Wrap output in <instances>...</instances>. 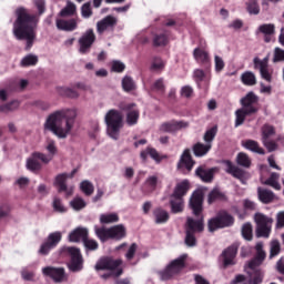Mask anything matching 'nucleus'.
<instances>
[{
  "label": "nucleus",
  "mask_w": 284,
  "mask_h": 284,
  "mask_svg": "<svg viewBox=\"0 0 284 284\" xmlns=\"http://www.w3.org/2000/svg\"><path fill=\"white\" fill-rule=\"evenodd\" d=\"M77 116L79 111L75 108L58 110L47 118L44 130L52 132L58 139H68L74 130Z\"/></svg>",
  "instance_id": "obj_1"
},
{
  "label": "nucleus",
  "mask_w": 284,
  "mask_h": 284,
  "mask_svg": "<svg viewBox=\"0 0 284 284\" xmlns=\"http://www.w3.org/2000/svg\"><path fill=\"white\" fill-rule=\"evenodd\" d=\"M16 17L13 34L19 41H27V50H30L32 43H34V29L37 28L39 19L26 8H18L16 10Z\"/></svg>",
  "instance_id": "obj_2"
},
{
  "label": "nucleus",
  "mask_w": 284,
  "mask_h": 284,
  "mask_svg": "<svg viewBox=\"0 0 284 284\" xmlns=\"http://www.w3.org/2000/svg\"><path fill=\"white\" fill-rule=\"evenodd\" d=\"M205 196V191L203 189H197L194 191L189 201V207L192 210L194 216L186 219V232H203V199Z\"/></svg>",
  "instance_id": "obj_3"
},
{
  "label": "nucleus",
  "mask_w": 284,
  "mask_h": 284,
  "mask_svg": "<svg viewBox=\"0 0 284 284\" xmlns=\"http://www.w3.org/2000/svg\"><path fill=\"white\" fill-rule=\"evenodd\" d=\"M256 250V256L253 258L247 267L246 272L247 274H252L250 270L255 272L253 280H250L247 283H245V276L244 275H237L235 278L232 281V284H261L263 283V272L262 271H256V267L263 265V261H265L267 254L265 253V250H263V242H258L255 245Z\"/></svg>",
  "instance_id": "obj_4"
},
{
  "label": "nucleus",
  "mask_w": 284,
  "mask_h": 284,
  "mask_svg": "<svg viewBox=\"0 0 284 284\" xmlns=\"http://www.w3.org/2000/svg\"><path fill=\"white\" fill-rule=\"evenodd\" d=\"M104 122L106 125V135L113 141H119L121 129L125 123L123 121V113L119 110L111 109L105 113Z\"/></svg>",
  "instance_id": "obj_5"
},
{
  "label": "nucleus",
  "mask_w": 284,
  "mask_h": 284,
  "mask_svg": "<svg viewBox=\"0 0 284 284\" xmlns=\"http://www.w3.org/2000/svg\"><path fill=\"white\" fill-rule=\"evenodd\" d=\"M94 233L102 243H105V241H110V239L113 241H121L125 239L128 229H125V225L123 224H118L111 227L94 226Z\"/></svg>",
  "instance_id": "obj_6"
},
{
  "label": "nucleus",
  "mask_w": 284,
  "mask_h": 284,
  "mask_svg": "<svg viewBox=\"0 0 284 284\" xmlns=\"http://www.w3.org/2000/svg\"><path fill=\"white\" fill-rule=\"evenodd\" d=\"M241 103L242 108L235 112V128H239V125H243L245 116H250V114H255V112L257 111L256 108H254V103H256V94H254V92H248L246 97L241 100Z\"/></svg>",
  "instance_id": "obj_7"
},
{
  "label": "nucleus",
  "mask_w": 284,
  "mask_h": 284,
  "mask_svg": "<svg viewBox=\"0 0 284 284\" xmlns=\"http://www.w3.org/2000/svg\"><path fill=\"white\" fill-rule=\"evenodd\" d=\"M60 253L70 256L71 260L68 264L70 272H81L83 270V256L78 247L63 246L60 248Z\"/></svg>",
  "instance_id": "obj_8"
},
{
  "label": "nucleus",
  "mask_w": 284,
  "mask_h": 284,
  "mask_svg": "<svg viewBox=\"0 0 284 284\" xmlns=\"http://www.w3.org/2000/svg\"><path fill=\"white\" fill-rule=\"evenodd\" d=\"M254 222L256 223V236L258 239H270L274 219L257 212L254 215Z\"/></svg>",
  "instance_id": "obj_9"
},
{
  "label": "nucleus",
  "mask_w": 284,
  "mask_h": 284,
  "mask_svg": "<svg viewBox=\"0 0 284 284\" xmlns=\"http://www.w3.org/2000/svg\"><path fill=\"white\" fill-rule=\"evenodd\" d=\"M185 258H187V255L183 254L180 257L171 261L164 270L160 271V278H162V281H169V278H172L173 276H176V274L181 273L183 267H185Z\"/></svg>",
  "instance_id": "obj_10"
},
{
  "label": "nucleus",
  "mask_w": 284,
  "mask_h": 284,
  "mask_svg": "<svg viewBox=\"0 0 284 284\" xmlns=\"http://www.w3.org/2000/svg\"><path fill=\"white\" fill-rule=\"evenodd\" d=\"M234 225V217L226 212L220 213L217 216L209 220L207 227L209 232H216L223 227H230Z\"/></svg>",
  "instance_id": "obj_11"
},
{
  "label": "nucleus",
  "mask_w": 284,
  "mask_h": 284,
  "mask_svg": "<svg viewBox=\"0 0 284 284\" xmlns=\"http://www.w3.org/2000/svg\"><path fill=\"white\" fill-rule=\"evenodd\" d=\"M74 174H77V169L70 173H60L55 176L54 185L58 187V192H64L67 196L74 194V186H68V184H65L68 180L74 179Z\"/></svg>",
  "instance_id": "obj_12"
},
{
  "label": "nucleus",
  "mask_w": 284,
  "mask_h": 284,
  "mask_svg": "<svg viewBox=\"0 0 284 284\" xmlns=\"http://www.w3.org/2000/svg\"><path fill=\"white\" fill-rule=\"evenodd\" d=\"M121 260H112L110 257H103L95 264V270H108L112 276H121L123 268H121Z\"/></svg>",
  "instance_id": "obj_13"
},
{
  "label": "nucleus",
  "mask_w": 284,
  "mask_h": 284,
  "mask_svg": "<svg viewBox=\"0 0 284 284\" xmlns=\"http://www.w3.org/2000/svg\"><path fill=\"white\" fill-rule=\"evenodd\" d=\"M120 109L123 112H126V114H125L126 124L132 126V125H136V123H139V118L141 116V112L139 111V108H136V103L121 104Z\"/></svg>",
  "instance_id": "obj_14"
},
{
  "label": "nucleus",
  "mask_w": 284,
  "mask_h": 284,
  "mask_svg": "<svg viewBox=\"0 0 284 284\" xmlns=\"http://www.w3.org/2000/svg\"><path fill=\"white\" fill-rule=\"evenodd\" d=\"M41 163H44V165H48V160H45V153L41 152H33L26 162V168L30 172H39L41 170L42 165Z\"/></svg>",
  "instance_id": "obj_15"
},
{
  "label": "nucleus",
  "mask_w": 284,
  "mask_h": 284,
  "mask_svg": "<svg viewBox=\"0 0 284 284\" xmlns=\"http://www.w3.org/2000/svg\"><path fill=\"white\" fill-rule=\"evenodd\" d=\"M43 276H49L54 283H65L68 281V274H65V268L54 267V266H44L42 267Z\"/></svg>",
  "instance_id": "obj_16"
},
{
  "label": "nucleus",
  "mask_w": 284,
  "mask_h": 284,
  "mask_svg": "<svg viewBox=\"0 0 284 284\" xmlns=\"http://www.w3.org/2000/svg\"><path fill=\"white\" fill-rule=\"evenodd\" d=\"M94 41H97V36H94V31L92 29L87 30L79 39L80 54H88Z\"/></svg>",
  "instance_id": "obj_17"
},
{
  "label": "nucleus",
  "mask_w": 284,
  "mask_h": 284,
  "mask_svg": "<svg viewBox=\"0 0 284 284\" xmlns=\"http://www.w3.org/2000/svg\"><path fill=\"white\" fill-rule=\"evenodd\" d=\"M274 134V126L264 125L262 128V141L265 148H267L268 152H274L276 150V144L274 142H270L268 139Z\"/></svg>",
  "instance_id": "obj_18"
},
{
  "label": "nucleus",
  "mask_w": 284,
  "mask_h": 284,
  "mask_svg": "<svg viewBox=\"0 0 284 284\" xmlns=\"http://www.w3.org/2000/svg\"><path fill=\"white\" fill-rule=\"evenodd\" d=\"M88 237V229L87 227H77L72 230L68 235L69 243H81L84 242Z\"/></svg>",
  "instance_id": "obj_19"
},
{
  "label": "nucleus",
  "mask_w": 284,
  "mask_h": 284,
  "mask_svg": "<svg viewBox=\"0 0 284 284\" xmlns=\"http://www.w3.org/2000/svg\"><path fill=\"white\" fill-rule=\"evenodd\" d=\"M237 252L239 248L236 246H230L223 252L222 258L224 267H230V265H234L236 263Z\"/></svg>",
  "instance_id": "obj_20"
},
{
  "label": "nucleus",
  "mask_w": 284,
  "mask_h": 284,
  "mask_svg": "<svg viewBox=\"0 0 284 284\" xmlns=\"http://www.w3.org/2000/svg\"><path fill=\"white\" fill-rule=\"evenodd\" d=\"M187 122L184 121H171L161 124V132H179V130H185L187 128Z\"/></svg>",
  "instance_id": "obj_21"
},
{
  "label": "nucleus",
  "mask_w": 284,
  "mask_h": 284,
  "mask_svg": "<svg viewBox=\"0 0 284 284\" xmlns=\"http://www.w3.org/2000/svg\"><path fill=\"white\" fill-rule=\"evenodd\" d=\"M214 172H216V169H206L205 166H199L195 170V175L203 181V183H212V180L214 179Z\"/></svg>",
  "instance_id": "obj_22"
},
{
  "label": "nucleus",
  "mask_w": 284,
  "mask_h": 284,
  "mask_svg": "<svg viewBox=\"0 0 284 284\" xmlns=\"http://www.w3.org/2000/svg\"><path fill=\"white\" fill-rule=\"evenodd\" d=\"M44 150L48 152V154L44 153V159L49 163L52 161V159H54V156H57V154H59L57 142L52 139H47Z\"/></svg>",
  "instance_id": "obj_23"
},
{
  "label": "nucleus",
  "mask_w": 284,
  "mask_h": 284,
  "mask_svg": "<svg viewBox=\"0 0 284 284\" xmlns=\"http://www.w3.org/2000/svg\"><path fill=\"white\" fill-rule=\"evenodd\" d=\"M223 165L227 174H232V176H234L235 179H240V181H243L245 179V172L239 166L232 164L230 161H224Z\"/></svg>",
  "instance_id": "obj_24"
},
{
  "label": "nucleus",
  "mask_w": 284,
  "mask_h": 284,
  "mask_svg": "<svg viewBox=\"0 0 284 284\" xmlns=\"http://www.w3.org/2000/svg\"><path fill=\"white\" fill-rule=\"evenodd\" d=\"M189 190H190V181L183 180L182 182L175 185V189L171 196H173V199H183L187 194Z\"/></svg>",
  "instance_id": "obj_25"
},
{
  "label": "nucleus",
  "mask_w": 284,
  "mask_h": 284,
  "mask_svg": "<svg viewBox=\"0 0 284 284\" xmlns=\"http://www.w3.org/2000/svg\"><path fill=\"white\" fill-rule=\"evenodd\" d=\"M113 26H116V18L108 16L106 18L97 23V30L99 34H103L105 30H110V28H112Z\"/></svg>",
  "instance_id": "obj_26"
},
{
  "label": "nucleus",
  "mask_w": 284,
  "mask_h": 284,
  "mask_svg": "<svg viewBox=\"0 0 284 284\" xmlns=\"http://www.w3.org/2000/svg\"><path fill=\"white\" fill-rule=\"evenodd\" d=\"M55 26L58 30H64L67 32H72V30H77V20L71 19V20H63V19H58L55 21Z\"/></svg>",
  "instance_id": "obj_27"
},
{
  "label": "nucleus",
  "mask_w": 284,
  "mask_h": 284,
  "mask_svg": "<svg viewBox=\"0 0 284 284\" xmlns=\"http://www.w3.org/2000/svg\"><path fill=\"white\" fill-rule=\"evenodd\" d=\"M193 57L195 61L202 65H207V63H210V53L201 48H195L193 50Z\"/></svg>",
  "instance_id": "obj_28"
},
{
  "label": "nucleus",
  "mask_w": 284,
  "mask_h": 284,
  "mask_svg": "<svg viewBox=\"0 0 284 284\" xmlns=\"http://www.w3.org/2000/svg\"><path fill=\"white\" fill-rule=\"evenodd\" d=\"M178 168H185L186 170H192L194 168V161L192 160V155L190 154V150H184L181 155Z\"/></svg>",
  "instance_id": "obj_29"
},
{
  "label": "nucleus",
  "mask_w": 284,
  "mask_h": 284,
  "mask_svg": "<svg viewBox=\"0 0 284 284\" xmlns=\"http://www.w3.org/2000/svg\"><path fill=\"white\" fill-rule=\"evenodd\" d=\"M148 156H151V159H153V161H155V163H161L163 161V159H165V156H163L156 152V149H152V148H146L144 151L141 152V159L143 161H145V159H148Z\"/></svg>",
  "instance_id": "obj_30"
},
{
  "label": "nucleus",
  "mask_w": 284,
  "mask_h": 284,
  "mask_svg": "<svg viewBox=\"0 0 284 284\" xmlns=\"http://www.w3.org/2000/svg\"><path fill=\"white\" fill-rule=\"evenodd\" d=\"M276 31V27H274V24L268 23V24H262L258 27V32H261L262 34H264V41L266 43H270V41H272V34H274V32Z\"/></svg>",
  "instance_id": "obj_31"
},
{
  "label": "nucleus",
  "mask_w": 284,
  "mask_h": 284,
  "mask_svg": "<svg viewBox=\"0 0 284 284\" xmlns=\"http://www.w3.org/2000/svg\"><path fill=\"white\" fill-rule=\"evenodd\" d=\"M153 216L158 225H163L166 221H170V213L163 209H155L153 211Z\"/></svg>",
  "instance_id": "obj_32"
},
{
  "label": "nucleus",
  "mask_w": 284,
  "mask_h": 284,
  "mask_svg": "<svg viewBox=\"0 0 284 284\" xmlns=\"http://www.w3.org/2000/svg\"><path fill=\"white\" fill-rule=\"evenodd\" d=\"M170 203L173 214H179L183 212V207H185V202L183 201V197H174L171 195Z\"/></svg>",
  "instance_id": "obj_33"
},
{
  "label": "nucleus",
  "mask_w": 284,
  "mask_h": 284,
  "mask_svg": "<svg viewBox=\"0 0 284 284\" xmlns=\"http://www.w3.org/2000/svg\"><path fill=\"white\" fill-rule=\"evenodd\" d=\"M243 148L245 150H250V152H254L255 154H265V151L258 145V142L254 140H246L242 142Z\"/></svg>",
  "instance_id": "obj_34"
},
{
  "label": "nucleus",
  "mask_w": 284,
  "mask_h": 284,
  "mask_svg": "<svg viewBox=\"0 0 284 284\" xmlns=\"http://www.w3.org/2000/svg\"><path fill=\"white\" fill-rule=\"evenodd\" d=\"M278 179H281V175L277 173H272L267 180L261 178V181L263 185H270L273 187V190H281V183H278Z\"/></svg>",
  "instance_id": "obj_35"
},
{
  "label": "nucleus",
  "mask_w": 284,
  "mask_h": 284,
  "mask_svg": "<svg viewBox=\"0 0 284 284\" xmlns=\"http://www.w3.org/2000/svg\"><path fill=\"white\" fill-rule=\"evenodd\" d=\"M55 92H57V94H59V97H67L69 99H78L79 98V93L68 87H57Z\"/></svg>",
  "instance_id": "obj_36"
},
{
  "label": "nucleus",
  "mask_w": 284,
  "mask_h": 284,
  "mask_svg": "<svg viewBox=\"0 0 284 284\" xmlns=\"http://www.w3.org/2000/svg\"><path fill=\"white\" fill-rule=\"evenodd\" d=\"M258 199L262 203H272L274 201V192L266 189H257Z\"/></svg>",
  "instance_id": "obj_37"
},
{
  "label": "nucleus",
  "mask_w": 284,
  "mask_h": 284,
  "mask_svg": "<svg viewBox=\"0 0 284 284\" xmlns=\"http://www.w3.org/2000/svg\"><path fill=\"white\" fill-rule=\"evenodd\" d=\"M100 223H102V225H110V223H119V214L118 213H102L100 215Z\"/></svg>",
  "instance_id": "obj_38"
},
{
  "label": "nucleus",
  "mask_w": 284,
  "mask_h": 284,
  "mask_svg": "<svg viewBox=\"0 0 284 284\" xmlns=\"http://www.w3.org/2000/svg\"><path fill=\"white\" fill-rule=\"evenodd\" d=\"M37 63H39V57L32 53L27 54L20 61L21 68H30L32 65H37Z\"/></svg>",
  "instance_id": "obj_39"
},
{
  "label": "nucleus",
  "mask_w": 284,
  "mask_h": 284,
  "mask_svg": "<svg viewBox=\"0 0 284 284\" xmlns=\"http://www.w3.org/2000/svg\"><path fill=\"white\" fill-rule=\"evenodd\" d=\"M212 150V144H203V143H197L193 146V152L196 156H205L207 152Z\"/></svg>",
  "instance_id": "obj_40"
},
{
  "label": "nucleus",
  "mask_w": 284,
  "mask_h": 284,
  "mask_svg": "<svg viewBox=\"0 0 284 284\" xmlns=\"http://www.w3.org/2000/svg\"><path fill=\"white\" fill-rule=\"evenodd\" d=\"M19 105H21V101L13 100L7 104L0 105V112L3 114H8V112H16V110H19Z\"/></svg>",
  "instance_id": "obj_41"
},
{
  "label": "nucleus",
  "mask_w": 284,
  "mask_h": 284,
  "mask_svg": "<svg viewBox=\"0 0 284 284\" xmlns=\"http://www.w3.org/2000/svg\"><path fill=\"white\" fill-rule=\"evenodd\" d=\"M241 81L244 85H256V75L252 71H245L241 75Z\"/></svg>",
  "instance_id": "obj_42"
},
{
  "label": "nucleus",
  "mask_w": 284,
  "mask_h": 284,
  "mask_svg": "<svg viewBox=\"0 0 284 284\" xmlns=\"http://www.w3.org/2000/svg\"><path fill=\"white\" fill-rule=\"evenodd\" d=\"M122 89L124 92H133V90H136V82H134L132 77L125 75L122 79Z\"/></svg>",
  "instance_id": "obj_43"
},
{
  "label": "nucleus",
  "mask_w": 284,
  "mask_h": 284,
  "mask_svg": "<svg viewBox=\"0 0 284 284\" xmlns=\"http://www.w3.org/2000/svg\"><path fill=\"white\" fill-rule=\"evenodd\" d=\"M246 12L248 14H260L261 13V7L258 6V0H247L246 3Z\"/></svg>",
  "instance_id": "obj_44"
},
{
  "label": "nucleus",
  "mask_w": 284,
  "mask_h": 284,
  "mask_svg": "<svg viewBox=\"0 0 284 284\" xmlns=\"http://www.w3.org/2000/svg\"><path fill=\"white\" fill-rule=\"evenodd\" d=\"M77 13V6L68 1L67 6L60 11V17H72Z\"/></svg>",
  "instance_id": "obj_45"
},
{
  "label": "nucleus",
  "mask_w": 284,
  "mask_h": 284,
  "mask_svg": "<svg viewBox=\"0 0 284 284\" xmlns=\"http://www.w3.org/2000/svg\"><path fill=\"white\" fill-rule=\"evenodd\" d=\"M225 199V195L219 191V189H215L210 192L207 196V203L209 205H212V203H216V201H223Z\"/></svg>",
  "instance_id": "obj_46"
},
{
  "label": "nucleus",
  "mask_w": 284,
  "mask_h": 284,
  "mask_svg": "<svg viewBox=\"0 0 284 284\" xmlns=\"http://www.w3.org/2000/svg\"><path fill=\"white\" fill-rule=\"evenodd\" d=\"M153 45H155V48L168 45V36L165 33H154Z\"/></svg>",
  "instance_id": "obj_47"
},
{
  "label": "nucleus",
  "mask_w": 284,
  "mask_h": 284,
  "mask_svg": "<svg viewBox=\"0 0 284 284\" xmlns=\"http://www.w3.org/2000/svg\"><path fill=\"white\" fill-rule=\"evenodd\" d=\"M278 254H281V242L278 240H272L270 243V258H274Z\"/></svg>",
  "instance_id": "obj_48"
},
{
  "label": "nucleus",
  "mask_w": 284,
  "mask_h": 284,
  "mask_svg": "<svg viewBox=\"0 0 284 284\" xmlns=\"http://www.w3.org/2000/svg\"><path fill=\"white\" fill-rule=\"evenodd\" d=\"M61 239H63V234L59 231L50 233L47 237V241L53 246L57 247L58 243H61Z\"/></svg>",
  "instance_id": "obj_49"
},
{
  "label": "nucleus",
  "mask_w": 284,
  "mask_h": 284,
  "mask_svg": "<svg viewBox=\"0 0 284 284\" xmlns=\"http://www.w3.org/2000/svg\"><path fill=\"white\" fill-rule=\"evenodd\" d=\"M70 207L74 210L75 212H79L85 207V201L79 196L74 197L73 200L70 201L69 203Z\"/></svg>",
  "instance_id": "obj_50"
},
{
  "label": "nucleus",
  "mask_w": 284,
  "mask_h": 284,
  "mask_svg": "<svg viewBox=\"0 0 284 284\" xmlns=\"http://www.w3.org/2000/svg\"><path fill=\"white\" fill-rule=\"evenodd\" d=\"M236 163L242 168H250L252 165V160L250 159V156H247V154L239 153L236 156Z\"/></svg>",
  "instance_id": "obj_51"
},
{
  "label": "nucleus",
  "mask_w": 284,
  "mask_h": 284,
  "mask_svg": "<svg viewBox=\"0 0 284 284\" xmlns=\"http://www.w3.org/2000/svg\"><path fill=\"white\" fill-rule=\"evenodd\" d=\"M52 250H54V247L51 245V243L45 240L39 247L38 250V254L40 256H48V254H50V252H52Z\"/></svg>",
  "instance_id": "obj_52"
},
{
  "label": "nucleus",
  "mask_w": 284,
  "mask_h": 284,
  "mask_svg": "<svg viewBox=\"0 0 284 284\" xmlns=\"http://www.w3.org/2000/svg\"><path fill=\"white\" fill-rule=\"evenodd\" d=\"M52 207L54 212H58L59 214H65V212H68V207L63 205V202L59 197L53 199Z\"/></svg>",
  "instance_id": "obj_53"
},
{
  "label": "nucleus",
  "mask_w": 284,
  "mask_h": 284,
  "mask_svg": "<svg viewBox=\"0 0 284 284\" xmlns=\"http://www.w3.org/2000/svg\"><path fill=\"white\" fill-rule=\"evenodd\" d=\"M80 189L87 196H90L94 193V185H92L91 182L88 180L81 182Z\"/></svg>",
  "instance_id": "obj_54"
},
{
  "label": "nucleus",
  "mask_w": 284,
  "mask_h": 284,
  "mask_svg": "<svg viewBox=\"0 0 284 284\" xmlns=\"http://www.w3.org/2000/svg\"><path fill=\"white\" fill-rule=\"evenodd\" d=\"M30 185V178L28 176H19L14 181V186L18 187L19 190H26Z\"/></svg>",
  "instance_id": "obj_55"
},
{
  "label": "nucleus",
  "mask_w": 284,
  "mask_h": 284,
  "mask_svg": "<svg viewBox=\"0 0 284 284\" xmlns=\"http://www.w3.org/2000/svg\"><path fill=\"white\" fill-rule=\"evenodd\" d=\"M242 236L243 239H245V241H252L253 239V232H252V224L250 223H245L242 226Z\"/></svg>",
  "instance_id": "obj_56"
},
{
  "label": "nucleus",
  "mask_w": 284,
  "mask_h": 284,
  "mask_svg": "<svg viewBox=\"0 0 284 284\" xmlns=\"http://www.w3.org/2000/svg\"><path fill=\"white\" fill-rule=\"evenodd\" d=\"M217 131L219 129H216V126H213L205 132L204 141L206 144L210 143V145H212V142L214 141V138L216 136Z\"/></svg>",
  "instance_id": "obj_57"
},
{
  "label": "nucleus",
  "mask_w": 284,
  "mask_h": 284,
  "mask_svg": "<svg viewBox=\"0 0 284 284\" xmlns=\"http://www.w3.org/2000/svg\"><path fill=\"white\" fill-rule=\"evenodd\" d=\"M156 185H159V178L156 175H151L145 181V187L152 192V190H156Z\"/></svg>",
  "instance_id": "obj_58"
},
{
  "label": "nucleus",
  "mask_w": 284,
  "mask_h": 284,
  "mask_svg": "<svg viewBox=\"0 0 284 284\" xmlns=\"http://www.w3.org/2000/svg\"><path fill=\"white\" fill-rule=\"evenodd\" d=\"M267 58H264L263 60L260 58H254L253 59V63H254V69L258 70L260 72L262 70H265V68H267Z\"/></svg>",
  "instance_id": "obj_59"
},
{
  "label": "nucleus",
  "mask_w": 284,
  "mask_h": 284,
  "mask_svg": "<svg viewBox=\"0 0 284 284\" xmlns=\"http://www.w3.org/2000/svg\"><path fill=\"white\" fill-rule=\"evenodd\" d=\"M111 71L112 72H118V73L124 72L125 71V63H123L122 61H119V60H113L111 62Z\"/></svg>",
  "instance_id": "obj_60"
},
{
  "label": "nucleus",
  "mask_w": 284,
  "mask_h": 284,
  "mask_svg": "<svg viewBox=\"0 0 284 284\" xmlns=\"http://www.w3.org/2000/svg\"><path fill=\"white\" fill-rule=\"evenodd\" d=\"M214 65H215V72H223L225 70V61L221 58V55L215 54L214 55Z\"/></svg>",
  "instance_id": "obj_61"
},
{
  "label": "nucleus",
  "mask_w": 284,
  "mask_h": 284,
  "mask_svg": "<svg viewBox=\"0 0 284 284\" xmlns=\"http://www.w3.org/2000/svg\"><path fill=\"white\" fill-rule=\"evenodd\" d=\"M193 79L197 82L201 83V81H205L206 74L203 69H195L193 72Z\"/></svg>",
  "instance_id": "obj_62"
},
{
  "label": "nucleus",
  "mask_w": 284,
  "mask_h": 284,
  "mask_svg": "<svg viewBox=\"0 0 284 284\" xmlns=\"http://www.w3.org/2000/svg\"><path fill=\"white\" fill-rule=\"evenodd\" d=\"M281 61H284V50L281 48H275L273 63H278Z\"/></svg>",
  "instance_id": "obj_63"
},
{
  "label": "nucleus",
  "mask_w": 284,
  "mask_h": 284,
  "mask_svg": "<svg viewBox=\"0 0 284 284\" xmlns=\"http://www.w3.org/2000/svg\"><path fill=\"white\" fill-rule=\"evenodd\" d=\"M276 230H283L284 227V211H281L276 214Z\"/></svg>",
  "instance_id": "obj_64"
}]
</instances>
